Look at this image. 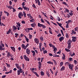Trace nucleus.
<instances>
[{
  "mask_svg": "<svg viewBox=\"0 0 78 78\" xmlns=\"http://www.w3.org/2000/svg\"><path fill=\"white\" fill-rule=\"evenodd\" d=\"M0 44V50H1V51L5 50V48H4V47H5V44L2 43V41H1ZM3 47L4 48H3Z\"/></svg>",
  "mask_w": 78,
  "mask_h": 78,
  "instance_id": "nucleus-1",
  "label": "nucleus"
},
{
  "mask_svg": "<svg viewBox=\"0 0 78 78\" xmlns=\"http://www.w3.org/2000/svg\"><path fill=\"white\" fill-rule=\"evenodd\" d=\"M17 72L18 75H20V73H23V69H21V68H20L19 70H17Z\"/></svg>",
  "mask_w": 78,
  "mask_h": 78,
  "instance_id": "nucleus-2",
  "label": "nucleus"
},
{
  "mask_svg": "<svg viewBox=\"0 0 78 78\" xmlns=\"http://www.w3.org/2000/svg\"><path fill=\"white\" fill-rule=\"evenodd\" d=\"M37 26L39 27H42L43 29H44V28H46V26H45L43 25L42 24H41L40 23H38Z\"/></svg>",
  "mask_w": 78,
  "mask_h": 78,
  "instance_id": "nucleus-3",
  "label": "nucleus"
},
{
  "mask_svg": "<svg viewBox=\"0 0 78 78\" xmlns=\"http://www.w3.org/2000/svg\"><path fill=\"white\" fill-rule=\"evenodd\" d=\"M68 66L69 69L72 71V70H73V67L74 66L73 65V64H71V63H70L68 65Z\"/></svg>",
  "mask_w": 78,
  "mask_h": 78,
  "instance_id": "nucleus-4",
  "label": "nucleus"
},
{
  "mask_svg": "<svg viewBox=\"0 0 78 78\" xmlns=\"http://www.w3.org/2000/svg\"><path fill=\"white\" fill-rule=\"evenodd\" d=\"M18 16L20 19H22V17L23 16V14L22 12H20L18 14Z\"/></svg>",
  "mask_w": 78,
  "mask_h": 78,
  "instance_id": "nucleus-5",
  "label": "nucleus"
},
{
  "mask_svg": "<svg viewBox=\"0 0 78 78\" xmlns=\"http://www.w3.org/2000/svg\"><path fill=\"white\" fill-rule=\"evenodd\" d=\"M24 58L25 59V61H30V59L26 55H24Z\"/></svg>",
  "mask_w": 78,
  "mask_h": 78,
  "instance_id": "nucleus-6",
  "label": "nucleus"
},
{
  "mask_svg": "<svg viewBox=\"0 0 78 78\" xmlns=\"http://www.w3.org/2000/svg\"><path fill=\"white\" fill-rule=\"evenodd\" d=\"M72 42H76V41L77 40H76V37H72Z\"/></svg>",
  "mask_w": 78,
  "mask_h": 78,
  "instance_id": "nucleus-7",
  "label": "nucleus"
},
{
  "mask_svg": "<svg viewBox=\"0 0 78 78\" xmlns=\"http://www.w3.org/2000/svg\"><path fill=\"white\" fill-rule=\"evenodd\" d=\"M26 50V53L27 54V55H30V50L28 48H27Z\"/></svg>",
  "mask_w": 78,
  "mask_h": 78,
  "instance_id": "nucleus-8",
  "label": "nucleus"
},
{
  "mask_svg": "<svg viewBox=\"0 0 78 78\" xmlns=\"http://www.w3.org/2000/svg\"><path fill=\"white\" fill-rule=\"evenodd\" d=\"M34 41L36 44H39V39H38L37 38H35L34 39Z\"/></svg>",
  "mask_w": 78,
  "mask_h": 78,
  "instance_id": "nucleus-9",
  "label": "nucleus"
},
{
  "mask_svg": "<svg viewBox=\"0 0 78 78\" xmlns=\"http://www.w3.org/2000/svg\"><path fill=\"white\" fill-rule=\"evenodd\" d=\"M23 8L24 9V10H26L27 11H28L29 10H30V9L28 7H27L25 6L23 7Z\"/></svg>",
  "mask_w": 78,
  "mask_h": 78,
  "instance_id": "nucleus-10",
  "label": "nucleus"
},
{
  "mask_svg": "<svg viewBox=\"0 0 78 78\" xmlns=\"http://www.w3.org/2000/svg\"><path fill=\"white\" fill-rule=\"evenodd\" d=\"M15 65L16 66V67L17 68V69H19L21 68V67L20 66H19V65L18 63H16L15 64Z\"/></svg>",
  "mask_w": 78,
  "mask_h": 78,
  "instance_id": "nucleus-11",
  "label": "nucleus"
},
{
  "mask_svg": "<svg viewBox=\"0 0 78 78\" xmlns=\"http://www.w3.org/2000/svg\"><path fill=\"white\" fill-rule=\"evenodd\" d=\"M33 24H31V25L32 27H34V28L36 27V23L35 22H34L33 23Z\"/></svg>",
  "mask_w": 78,
  "mask_h": 78,
  "instance_id": "nucleus-12",
  "label": "nucleus"
},
{
  "mask_svg": "<svg viewBox=\"0 0 78 78\" xmlns=\"http://www.w3.org/2000/svg\"><path fill=\"white\" fill-rule=\"evenodd\" d=\"M64 37H61L59 38V41L60 42H62V41H63V40H64Z\"/></svg>",
  "mask_w": 78,
  "mask_h": 78,
  "instance_id": "nucleus-13",
  "label": "nucleus"
},
{
  "mask_svg": "<svg viewBox=\"0 0 78 78\" xmlns=\"http://www.w3.org/2000/svg\"><path fill=\"white\" fill-rule=\"evenodd\" d=\"M72 42V41L70 39H69L67 42V44H71V43Z\"/></svg>",
  "mask_w": 78,
  "mask_h": 78,
  "instance_id": "nucleus-14",
  "label": "nucleus"
},
{
  "mask_svg": "<svg viewBox=\"0 0 78 78\" xmlns=\"http://www.w3.org/2000/svg\"><path fill=\"white\" fill-rule=\"evenodd\" d=\"M10 48L12 49V51L14 52L16 51V48H15V47H12V46H11L10 47Z\"/></svg>",
  "mask_w": 78,
  "mask_h": 78,
  "instance_id": "nucleus-15",
  "label": "nucleus"
},
{
  "mask_svg": "<svg viewBox=\"0 0 78 78\" xmlns=\"http://www.w3.org/2000/svg\"><path fill=\"white\" fill-rule=\"evenodd\" d=\"M4 13H5V14H6L7 17H8V16H9V13L8 12L5 11Z\"/></svg>",
  "mask_w": 78,
  "mask_h": 78,
  "instance_id": "nucleus-16",
  "label": "nucleus"
},
{
  "mask_svg": "<svg viewBox=\"0 0 78 78\" xmlns=\"http://www.w3.org/2000/svg\"><path fill=\"white\" fill-rule=\"evenodd\" d=\"M65 67L64 66H62L60 69V71H63L64 70H65Z\"/></svg>",
  "mask_w": 78,
  "mask_h": 78,
  "instance_id": "nucleus-17",
  "label": "nucleus"
},
{
  "mask_svg": "<svg viewBox=\"0 0 78 78\" xmlns=\"http://www.w3.org/2000/svg\"><path fill=\"white\" fill-rule=\"evenodd\" d=\"M11 29H9L8 31H7L6 32V34H9V33H11Z\"/></svg>",
  "mask_w": 78,
  "mask_h": 78,
  "instance_id": "nucleus-18",
  "label": "nucleus"
},
{
  "mask_svg": "<svg viewBox=\"0 0 78 78\" xmlns=\"http://www.w3.org/2000/svg\"><path fill=\"white\" fill-rule=\"evenodd\" d=\"M11 54L10 53V52H8L7 55V57H9V56H11Z\"/></svg>",
  "mask_w": 78,
  "mask_h": 78,
  "instance_id": "nucleus-19",
  "label": "nucleus"
},
{
  "mask_svg": "<svg viewBox=\"0 0 78 78\" xmlns=\"http://www.w3.org/2000/svg\"><path fill=\"white\" fill-rule=\"evenodd\" d=\"M62 55L63 57H62V58L63 60H65V59H66V56H65V54H62Z\"/></svg>",
  "mask_w": 78,
  "mask_h": 78,
  "instance_id": "nucleus-20",
  "label": "nucleus"
},
{
  "mask_svg": "<svg viewBox=\"0 0 78 78\" xmlns=\"http://www.w3.org/2000/svg\"><path fill=\"white\" fill-rule=\"evenodd\" d=\"M28 46H29V44L27 43V44L26 45V46H25V47L24 48V49L25 50H26V49H27V47H28Z\"/></svg>",
  "mask_w": 78,
  "mask_h": 78,
  "instance_id": "nucleus-21",
  "label": "nucleus"
},
{
  "mask_svg": "<svg viewBox=\"0 0 78 78\" xmlns=\"http://www.w3.org/2000/svg\"><path fill=\"white\" fill-rule=\"evenodd\" d=\"M22 6L23 8L25 7V2H23L22 4Z\"/></svg>",
  "mask_w": 78,
  "mask_h": 78,
  "instance_id": "nucleus-22",
  "label": "nucleus"
},
{
  "mask_svg": "<svg viewBox=\"0 0 78 78\" xmlns=\"http://www.w3.org/2000/svg\"><path fill=\"white\" fill-rule=\"evenodd\" d=\"M70 55H71L70 56H71L72 57H73V56H75V53L73 52V54H72V53H70Z\"/></svg>",
  "mask_w": 78,
  "mask_h": 78,
  "instance_id": "nucleus-23",
  "label": "nucleus"
},
{
  "mask_svg": "<svg viewBox=\"0 0 78 78\" xmlns=\"http://www.w3.org/2000/svg\"><path fill=\"white\" fill-rule=\"evenodd\" d=\"M13 28L14 30H16L17 29V27L14 25L13 26Z\"/></svg>",
  "mask_w": 78,
  "mask_h": 78,
  "instance_id": "nucleus-24",
  "label": "nucleus"
},
{
  "mask_svg": "<svg viewBox=\"0 0 78 78\" xmlns=\"http://www.w3.org/2000/svg\"><path fill=\"white\" fill-rule=\"evenodd\" d=\"M2 14H3V12L2 11L0 12V20H2L1 19V17L2 16Z\"/></svg>",
  "mask_w": 78,
  "mask_h": 78,
  "instance_id": "nucleus-25",
  "label": "nucleus"
},
{
  "mask_svg": "<svg viewBox=\"0 0 78 78\" xmlns=\"http://www.w3.org/2000/svg\"><path fill=\"white\" fill-rule=\"evenodd\" d=\"M32 53H33V55L34 56V55L36 54V52H35V51H31Z\"/></svg>",
  "mask_w": 78,
  "mask_h": 78,
  "instance_id": "nucleus-26",
  "label": "nucleus"
},
{
  "mask_svg": "<svg viewBox=\"0 0 78 78\" xmlns=\"http://www.w3.org/2000/svg\"><path fill=\"white\" fill-rule=\"evenodd\" d=\"M16 24L19 27H21V25H20V23H19V22H16Z\"/></svg>",
  "mask_w": 78,
  "mask_h": 78,
  "instance_id": "nucleus-27",
  "label": "nucleus"
},
{
  "mask_svg": "<svg viewBox=\"0 0 78 78\" xmlns=\"http://www.w3.org/2000/svg\"><path fill=\"white\" fill-rule=\"evenodd\" d=\"M78 67H77L76 66L75 69V71H76V72H78Z\"/></svg>",
  "mask_w": 78,
  "mask_h": 78,
  "instance_id": "nucleus-28",
  "label": "nucleus"
},
{
  "mask_svg": "<svg viewBox=\"0 0 78 78\" xmlns=\"http://www.w3.org/2000/svg\"><path fill=\"white\" fill-rule=\"evenodd\" d=\"M46 74H47V75L48 76V77H49V76H50V72H49L48 71L47 72Z\"/></svg>",
  "mask_w": 78,
  "mask_h": 78,
  "instance_id": "nucleus-29",
  "label": "nucleus"
},
{
  "mask_svg": "<svg viewBox=\"0 0 78 78\" xmlns=\"http://www.w3.org/2000/svg\"><path fill=\"white\" fill-rule=\"evenodd\" d=\"M41 76H44V73L43 71H41Z\"/></svg>",
  "mask_w": 78,
  "mask_h": 78,
  "instance_id": "nucleus-30",
  "label": "nucleus"
},
{
  "mask_svg": "<svg viewBox=\"0 0 78 78\" xmlns=\"http://www.w3.org/2000/svg\"><path fill=\"white\" fill-rule=\"evenodd\" d=\"M65 51H67V52H69V51H70L71 50L67 49V48H65Z\"/></svg>",
  "mask_w": 78,
  "mask_h": 78,
  "instance_id": "nucleus-31",
  "label": "nucleus"
},
{
  "mask_svg": "<svg viewBox=\"0 0 78 78\" xmlns=\"http://www.w3.org/2000/svg\"><path fill=\"white\" fill-rule=\"evenodd\" d=\"M40 40L41 41H44V38H43V37L42 36H41V37H40Z\"/></svg>",
  "mask_w": 78,
  "mask_h": 78,
  "instance_id": "nucleus-32",
  "label": "nucleus"
},
{
  "mask_svg": "<svg viewBox=\"0 0 78 78\" xmlns=\"http://www.w3.org/2000/svg\"><path fill=\"white\" fill-rule=\"evenodd\" d=\"M47 63H48V64H53V62H51V61L48 62H47Z\"/></svg>",
  "mask_w": 78,
  "mask_h": 78,
  "instance_id": "nucleus-33",
  "label": "nucleus"
},
{
  "mask_svg": "<svg viewBox=\"0 0 78 78\" xmlns=\"http://www.w3.org/2000/svg\"><path fill=\"white\" fill-rule=\"evenodd\" d=\"M74 63L75 64H77V63H78V62L76 60H74Z\"/></svg>",
  "mask_w": 78,
  "mask_h": 78,
  "instance_id": "nucleus-34",
  "label": "nucleus"
},
{
  "mask_svg": "<svg viewBox=\"0 0 78 78\" xmlns=\"http://www.w3.org/2000/svg\"><path fill=\"white\" fill-rule=\"evenodd\" d=\"M68 49H70L71 48V44H68Z\"/></svg>",
  "mask_w": 78,
  "mask_h": 78,
  "instance_id": "nucleus-35",
  "label": "nucleus"
},
{
  "mask_svg": "<svg viewBox=\"0 0 78 78\" xmlns=\"http://www.w3.org/2000/svg\"><path fill=\"white\" fill-rule=\"evenodd\" d=\"M23 16L24 15V17L25 18L26 17V14H27L26 13H25V12L24 11L23 12Z\"/></svg>",
  "mask_w": 78,
  "mask_h": 78,
  "instance_id": "nucleus-36",
  "label": "nucleus"
},
{
  "mask_svg": "<svg viewBox=\"0 0 78 78\" xmlns=\"http://www.w3.org/2000/svg\"><path fill=\"white\" fill-rule=\"evenodd\" d=\"M53 57H59V55H54L53 56Z\"/></svg>",
  "mask_w": 78,
  "mask_h": 78,
  "instance_id": "nucleus-37",
  "label": "nucleus"
},
{
  "mask_svg": "<svg viewBox=\"0 0 78 78\" xmlns=\"http://www.w3.org/2000/svg\"><path fill=\"white\" fill-rule=\"evenodd\" d=\"M57 24H58V25L59 26V27H60V26H62V24H61V23H59L58 22H57Z\"/></svg>",
  "mask_w": 78,
  "mask_h": 78,
  "instance_id": "nucleus-38",
  "label": "nucleus"
},
{
  "mask_svg": "<svg viewBox=\"0 0 78 78\" xmlns=\"http://www.w3.org/2000/svg\"><path fill=\"white\" fill-rule=\"evenodd\" d=\"M32 7H33V8H35V9H36V5H35V4H33V5H32Z\"/></svg>",
  "mask_w": 78,
  "mask_h": 78,
  "instance_id": "nucleus-39",
  "label": "nucleus"
},
{
  "mask_svg": "<svg viewBox=\"0 0 78 78\" xmlns=\"http://www.w3.org/2000/svg\"><path fill=\"white\" fill-rule=\"evenodd\" d=\"M64 64V62H61L60 63V67H62V66L63 65V64Z\"/></svg>",
  "mask_w": 78,
  "mask_h": 78,
  "instance_id": "nucleus-40",
  "label": "nucleus"
},
{
  "mask_svg": "<svg viewBox=\"0 0 78 78\" xmlns=\"http://www.w3.org/2000/svg\"><path fill=\"white\" fill-rule=\"evenodd\" d=\"M29 37L30 39H31V38H32V35H31L30 34H29Z\"/></svg>",
  "mask_w": 78,
  "mask_h": 78,
  "instance_id": "nucleus-41",
  "label": "nucleus"
},
{
  "mask_svg": "<svg viewBox=\"0 0 78 78\" xmlns=\"http://www.w3.org/2000/svg\"><path fill=\"white\" fill-rule=\"evenodd\" d=\"M74 31H78V27H75L74 28Z\"/></svg>",
  "mask_w": 78,
  "mask_h": 78,
  "instance_id": "nucleus-42",
  "label": "nucleus"
},
{
  "mask_svg": "<svg viewBox=\"0 0 78 78\" xmlns=\"http://www.w3.org/2000/svg\"><path fill=\"white\" fill-rule=\"evenodd\" d=\"M12 9H13L12 11L13 12H16V9H15V8H14V7H13Z\"/></svg>",
  "mask_w": 78,
  "mask_h": 78,
  "instance_id": "nucleus-43",
  "label": "nucleus"
},
{
  "mask_svg": "<svg viewBox=\"0 0 78 78\" xmlns=\"http://www.w3.org/2000/svg\"><path fill=\"white\" fill-rule=\"evenodd\" d=\"M15 37H17L19 36V34H18L17 33L15 34Z\"/></svg>",
  "mask_w": 78,
  "mask_h": 78,
  "instance_id": "nucleus-44",
  "label": "nucleus"
},
{
  "mask_svg": "<svg viewBox=\"0 0 78 78\" xmlns=\"http://www.w3.org/2000/svg\"><path fill=\"white\" fill-rule=\"evenodd\" d=\"M42 43H40L39 44V48H41L42 47Z\"/></svg>",
  "mask_w": 78,
  "mask_h": 78,
  "instance_id": "nucleus-45",
  "label": "nucleus"
},
{
  "mask_svg": "<svg viewBox=\"0 0 78 78\" xmlns=\"http://www.w3.org/2000/svg\"><path fill=\"white\" fill-rule=\"evenodd\" d=\"M5 64L7 65V67H10V64H8L7 63H6Z\"/></svg>",
  "mask_w": 78,
  "mask_h": 78,
  "instance_id": "nucleus-46",
  "label": "nucleus"
},
{
  "mask_svg": "<svg viewBox=\"0 0 78 78\" xmlns=\"http://www.w3.org/2000/svg\"><path fill=\"white\" fill-rule=\"evenodd\" d=\"M34 74L36 75L37 76V77H39V75H38V74L36 73V72H35V73H34Z\"/></svg>",
  "mask_w": 78,
  "mask_h": 78,
  "instance_id": "nucleus-47",
  "label": "nucleus"
},
{
  "mask_svg": "<svg viewBox=\"0 0 78 78\" xmlns=\"http://www.w3.org/2000/svg\"><path fill=\"white\" fill-rule=\"evenodd\" d=\"M21 47H22L24 49V48H25V44H23L21 45Z\"/></svg>",
  "mask_w": 78,
  "mask_h": 78,
  "instance_id": "nucleus-48",
  "label": "nucleus"
},
{
  "mask_svg": "<svg viewBox=\"0 0 78 78\" xmlns=\"http://www.w3.org/2000/svg\"><path fill=\"white\" fill-rule=\"evenodd\" d=\"M43 52L44 54H45V53H47V50L44 51H43Z\"/></svg>",
  "mask_w": 78,
  "mask_h": 78,
  "instance_id": "nucleus-49",
  "label": "nucleus"
},
{
  "mask_svg": "<svg viewBox=\"0 0 78 78\" xmlns=\"http://www.w3.org/2000/svg\"><path fill=\"white\" fill-rule=\"evenodd\" d=\"M71 31L72 32V33H73V34H76V32L75 31H74L73 30Z\"/></svg>",
  "mask_w": 78,
  "mask_h": 78,
  "instance_id": "nucleus-50",
  "label": "nucleus"
},
{
  "mask_svg": "<svg viewBox=\"0 0 78 78\" xmlns=\"http://www.w3.org/2000/svg\"><path fill=\"white\" fill-rule=\"evenodd\" d=\"M65 9L67 12H69V10L65 8Z\"/></svg>",
  "mask_w": 78,
  "mask_h": 78,
  "instance_id": "nucleus-51",
  "label": "nucleus"
},
{
  "mask_svg": "<svg viewBox=\"0 0 78 78\" xmlns=\"http://www.w3.org/2000/svg\"><path fill=\"white\" fill-rule=\"evenodd\" d=\"M66 37H67V38H69V34L66 33Z\"/></svg>",
  "mask_w": 78,
  "mask_h": 78,
  "instance_id": "nucleus-52",
  "label": "nucleus"
},
{
  "mask_svg": "<svg viewBox=\"0 0 78 78\" xmlns=\"http://www.w3.org/2000/svg\"><path fill=\"white\" fill-rule=\"evenodd\" d=\"M57 20H58V21H61V19H60V18L58 16H57Z\"/></svg>",
  "mask_w": 78,
  "mask_h": 78,
  "instance_id": "nucleus-53",
  "label": "nucleus"
},
{
  "mask_svg": "<svg viewBox=\"0 0 78 78\" xmlns=\"http://www.w3.org/2000/svg\"><path fill=\"white\" fill-rule=\"evenodd\" d=\"M49 46H50V47H52L53 45V44L51 43V44H49Z\"/></svg>",
  "mask_w": 78,
  "mask_h": 78,
  "instance_id": "nucleus-54",
  "label": "nucleus"
},
{
  "mask_svg": "<svg viewBox=\"0 0 78 78\" xmlns=\"http://www.w3.org/2000/svg\"><path fill=\"white\" fill-rule=\"evenodd\" d=\"M69 61H73V59H72V58H69Z\"/></svg>",
  "mask_w": 78,
  "mask_h": 78,
  "instance_id": "nucleus-55",
  "label": "nucleus"
},
{
  "mask_svg": "<svg viewBox=\"0 0 78 78\" xmlns=\"http://www.w3.org/2000/svg\"><path fill=\"white\" fill-rule=\"evenodd\" d=\"M41 22H42V23H45V21H44V20L42 18L41 20Z\"/></svg>",
  "mask_w": 78,
  "mask_h": 78,
  "instance_id": "nucleus-56",
  "label": "nucleus"
},
{
  "mask_svg": "<svg viewBox=\"0 0 78 78\" xmlns=\"http://www.w3.org/2000/svg\"><path fill=\"white\" fill-rule=\"evenodd\" d=\"M18 9L19 10H22L23 9V8H22L21 7H20L19 8H18Z\"/></svg>",
  "mask_w": 78,
  "mask_h": 78,
  "instance_id": "nucleus-57",
  "label": "nucleus"
},
{
  "mask_svg": "<svg viewBox=\"0 0 78 78\" xmlns=\"http://www.w3.org/2000/svg\"><path fill=\"white\" fill-rule=\"evenodd\" d=\"M21 23L23 24H25V21L24 20L22 21Z\"/></svg>",
  "mask_w": 78,
  "mask_h": 78,
  "instance_id": "nucleus-58",
  "label": "nucleus"
},
{
  "mask_svg": "<svg viewBox=\"0 0 78 78\" xmlns=\"http://www.w3.org/2000/svg\"><path fill=\"white\" fill-rule=\"evenodd\" d=\"M2 20H5V17L4 16H2Z\"/></svg>",
  "mask_w": 78,
  "mask_h": 78,
  "instance_id": "nucleus-59",
  "label": "nucleus"
},
{
  "mask_svg": "<svg viewBox=\"0 0 78 78\" xmlns=\"http://www.w3.org/2000/svg\"><path fill=\"white\" fill-rule=\"evenodd\" d=\"M60 31L62 34L63 36H64V34L63 33V30H61Z\"/></svg>",
  "mask_w": 78,
  "mask_h": 78,
  "instance_id": "nucleus-60",
  "label": "nucleus"
},
{
  "mask_svg": "<svg viewBox=\"0 0 78 78\" xmlns=\"http://www.w3.org/2000/svg\"><path fill=\"white\" fill-rule=\"evenodd\" d=\"M22 66H22L23 68L25 69V64H24L23 63Z\"/></svg>",
  "mask_w": 78,
  "mask_h": 78,
  "instance_id": "nucleus-61",
  "label": "nucleus"
},
{
  "mask_svg": "<svg viewBox=\"0 0 78 78\" xmlns=\"http://www.w3.org/2000/svg\"><path fill=\"white\" fill-rule=\"evenodd\" d=\"M66 28H69V23H67L66 26Z\"/></svg>",
  "mask_w": 78,
  "mask_h": 78,
  "instance_id": "nucleus-62",
  "label": "nucleus"
},
{
  "mask_svg": "<svg viewBox=\"0 0 78 78\" xmlns=\"http://www.w3.org/2000/svg\"><path fill=\"white\" fill-rule=\"evenodd\" d=\"M42 67V65H38V69L39 70H40V69L41 68V67Z\"/></svg>",
  "mask_w": 78,
  "mask_h": 78,
  "instance_id": "nucleus-63",
  "label": "nucleus"
},
{
  "mask_svg": "<svg viewBox=\"0 0 78 78\" xmlns=\"http://www.w3.org/2000/svg\"><path fill=\"white\" fill-rule=\"evenodd\" d=\"M46 22H47V23H48V25H50V22H49V21H48L47 20Z\"/></svg>",
  "mask_w": 78,
  "mask_h": 78,
  "instance_id": "nucleus-64",
  "label": "nucleus"
}]
</instances>
